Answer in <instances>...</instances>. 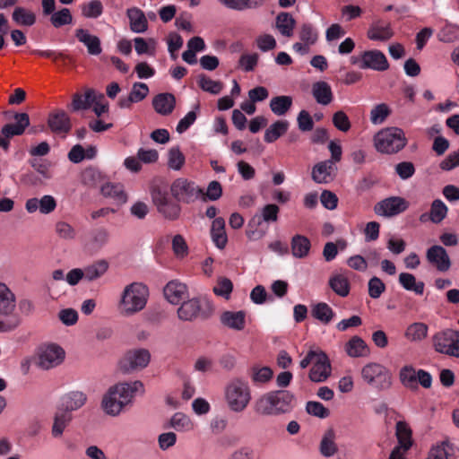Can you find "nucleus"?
<instances>
[{
    "label": "nucleus",
    "mask_w": 459,
    "mask_h": 459,
    "mask_svg": "<svg viewBox=\"0 0 459 459\" xmlns=\"http://www.w3.org/2000/svg\"><path fill=\"white\" fill-rule=\"evenodd\" d=\"M139 390L143 392V385L139 380L133 383H119L111 386L102 399L103 410L109 415H117Z\"/></svg>",
    "instance_id": "nucleus-1"
},
{
    "label": "nucleus",
    "mask_w": 459,
    "mask_h": 459,
    "mask_svg": "<svg viewBox=\"0 0 459 459\" xmlns=\"http://www.w3.org/2000/svg\"><path fill=\"white\" fill-rule=\"evenodd\" d=\"M294 395L286 390H278L266 394L255 403V411L263 415L279 414L289 411Z\"/></svg>",
    "instance_id": "nucleus-2"
},
{
    "label": "nucleus",
    "mask_w": 459,
    "mask_h": 459,
    "mask_svg": "<svg viewBox=\"0 0 459 459\" xmlns=\"http://www.w3.org/2000/svg\"><path fill=\"white\" fill-rule=\"evenodd\" d=\"M15 296L11 290L0 282V333L14 330L21 324V319L14 313Z\"/></svg>",
    "instance_id": "nucleus-3"
},
{
    "label": "nucleus",
    "mask_w": 459,
    "mask_h": 459,
    "mask_svg": "<svg viewBox=\"0 0 459 459\" xmlns=\"http://www.w3.org/2000/svg\"><path fill=\"white\" fill-rule=\"evenodd\" d=\"M215 311L213 303L207 298H193L184 301L178 309V316L183 321H194L196 318L208 319Z\"/></svg>",
    "instance_id": "nucleus-4"
},
{
    "label": "nucleus",
    "mask_w": 459,
    "mask_h": 459,
    "mask_svg": "<svg viewBox=\"0 0 459 459\" xmlns=\"http://www.w3.org/2000/svg\"><path fill=\"white\" fill-rule=\"evenodd\" d=\"M375 146L384 153H396L405 147L407 139L404 132L398 127H387L375 135Z\"/></svg>",
    "instance_id": "nucleus-5"
},
{
    "label": "nucleus",
    "mask_w": 459,
    "mask_h": 459,
    "mask_svg": "<svg viewBox=\"0 0 459 459\" xmlns=\"http://www.w3.org/2000/svg\"><path fill=\"white\" fill-rule=\"evenodd\" d=\"M148 288L140 282H133L127 285L123 292L121 305L126 315H132L144 308Z\"/></svg>",
    "instance_id": "nucleus-6"
},
{
    "label": "nucleus",
    "mask_w": 459,
    "mask_h": 459,
    "mask_svg": "<svg viewBox=\"0 0 459 459\" xmlns=\"http://www.w3.org/2000/svg\"><path fill=\"white\" fill-rule=\"evenodd\" d=\"M153 204L166 220L176 221L181 213L180 202L173 200L168 191L160 186H153L151 191Z\"/></svg>",
    "instance_id": "nucleus-7"
},
{
    "label": "nucleus",
    "mask_w": 459,
    "mask_h": 459,
    "mask_svg": "<svg viewBox=\"0 0 459 459\" xmlns=\"http://www.w3.org/2000/svg\"><path fill=\"white\" fill-rule=\"evenodd\" d=\"M226 401L234 411H242L251 399L250 389L245 381L235 378L226 387Z\"/></svg>",
    "instance_id": "nucleus-8"
},
{
    "label": "nucleus",
    "mask_w": 459,
    "mask_h": 459,
    "mask_svg": "<svg viewBox=\"0 0 459 459\" xmlns=\"http://www.w3.org/2000/svg\"><path fill=\"white\" fill-rule=\"evenodd\" d=\"M362 379L371 387L377 390H386L392 385V375L383 365L370 362L361 369Z\"/></svg>",
    "instance_id": "nucleus-9"
},
{
    "label": "nucleus",
    "mask_w": 459,
    "mask_h": 459,
    "mask_svg": "<svg viewBox=\"0 0 459 459\" xmlns=\"http://www.w3.org/2000/svg\"><path fill=\"white\" fill-rule=\"evenodd\" d=\"M14 123H7L0 130V148L7 152L10 147V140L14 136H21L30 126V117L27 113L16 112L13 115Z\"/></svg>",
    "instance_id": "nucleus-10"
},
{
    "label": "nucleus",
    "mask_w": 459,
    "mask_h": 459,
    "mask_svg": "<svg viewBox=\"0 0 459 459\" xmlns=\"http://www.w3.org/2000/svg\"><path fill=\"white\" fill-rule=\"evenodd\" d=\"M280 208L274 204L264 205L260 214H255L249 221V227H255L254 230H247V236L250 240H258L265 235V230L259 229L262 222H275L278 221Z\"/></svg>",
    "instance_id": "nucleus-11"
},
{
    "label": "nucleus",
    "mask_w": 459,
    "mask_h": 459,
    "mask_svg": "<svg viewBox=\"0 0 459 459\" xmlns=\"http://www.w3.org/2000/svg\"><path fill=\"white\" fill-rule=\"evenodd\" d=\"M170 192L178 202L191 204L203 195V189L185 178L175 179L170 186Z\"/></svg>",
    "instance_id": "nucleus-12"
},
{
    "label": "nucleus",
    "mask_w": 459,
    "mask_h": 459,
    "mask_svg": "<svg viewBox=\"0 0 459 459\" xmlns=\"http://www.w3.org/2000/svg\"><path fill=\"white\" fill-rule=\"evenodd\" d=\"M436 351L459 358V331L446 329L433 336Z\"/></svg>",
    "instance_id": "nucleus-13"
},
{
    "label": "nucleus",
    "mask_w": 459,
    "mask_h": 459,
    "mask_svg": "<svg viewBox=\"0 0 459 459\" xmlns=\"http://www.w3.org/2000/svg\"><path fill=\"white\" fill-rule=\"evenodd\" d=\"M150 360L151 353L147 349L129 350L119 361V368L123 373L128 374L134 370L146 368Z\"/></svg>",
    "instance_id": "nucleus-14"
},
{
    "label": "nucleus",
    "mask_w": 459,
    "mask_h": 459,
    "mask_svg": "<svg viewBox=\"0 0 459 459\" xmlns=\"http://www.w3.org/2000/svg\"><path fill=\"white\" fill-rule=\"evenodd\" d=\"M47 124L55 134L66 135L70 133L73 124L70 116L62 108H55L48 113Z\"/></svg>",
    "instance_id": "nucleus-15"
},
{
    "label": "nucleus",
    "mask_w": 459,
    "mask_h": 459,
    "mask_svg": "<svg viewBox=\"0 0 459 459\" xmlns=\"http://www.w3.org/2000/svg\"><path fill=\"white\" fill-rule=\"evenodd\" d=\"M408 207L409 203L404 198L391 196L378 202L374 207V212L380 216L393 217L403 212Z\"/></svg>",
    "instance_id": "nucleus-16"
},
{
    "label": "nucleus",
    "mask_w": 459,
    "mask_h": 459,
    "mask_svg": "<svg viewBox=\"0 0 459 459\" xmlns=\"http://www.w3.org/2000/svg\"><path fill=\"white\" fill-rule=\"evenodd\" d=\"M65 359V351L58 345L49 344L40 349L39 366L43 369L54 368Z\"/></svg>",
    "instance_id": "nucleus-17"
},
{
    "label": "nucleus",
    "mask_w": 459,
    "mask_h": 459,
    "mask_svg": "<svg viewBox=\"0 0 459 459\" xmlns=\"http://www.w3.org/2000/svg\"><path fill=\"white\" fill-rule=\"evenodd\" d=\"M359 68L382 72L389 68V63L380 50H367L360 55Z\"/></svg>",
    "instance_id": "nucleus-18"
},
{
    "label": "nucleus",
    "mask_w": 459,
    "mask_h": 459,
    "mask_svg": "<svg viewBox=\"0 0 459 459\" xmlns=\"http://www.w3.org/2000/svg\"><path fill=\"white\" fill-rule=\"evenodd\" d=\"M331 374V364L327 355L320 351L317 359L315 360L309 370V379L320 383L325 381Z\"/></svg>",
    "instance_id": "nucleus-19"
},
{
    "label": "nucleus",
    "mask_w": 459,
    "mask_h": 459,
    "mask_svg": "<svg viewBox=\"0 0 459 459\" xmlns=\"http://www.w3.org/2000/svg\"><path fill=\"white\" fill-rule=\"evenodd\" d=\"M426 258L439 272H446L451 267V260L446 250L438 245L432 246L427 250Z\"/></svg>",
    "instance_id": "nucleus-20"
},
{
    "label": "nucleus",
    "mask_w": 459,
    "mask_h": 459,
    "mask_svg": "<svg viewBox=\"0 0 459 459\" xmlns=\"http://www.w3.org/2000/svg\"><path fill=\"white\" fill-rule=\"evenodd\" d=\"M395 436L398 441V446L394 448H399L400 451L407 452L412 446V430L406 421L400 420L396 422Z\"/></svg>",
    "instance_id": "nucleus-21"
},
{
    "label": "nucleus",
    "mask_w": 459,
    "mask_h": 459,
    "mask_svg": "<svg viewBox=\"0 0 459 459\" xmlns=\"http://www.w3.org/2000/svg\"><path fill=\"white\" fill-rule=\"evenodd\" d=\"M75 37L81 43L84 44L90 55L98 56L102 52L100 38L90 34L87 30L77 29Z\"/></svg>",
    "instance_id": "nucleus-22"
},
{
    "label": "nucleus",
    "mask_w": 459,
    "mask_h": 459,
    "mask_svg": "<svg viewBox=\"0 0 459 459\" xmlns=\"http://www.w3.org/2000/svg\"><path fill=\"white\" fill-rule=\"evenodd\" d=\"M155 111L162 116L171 114L176 106V98L172 93H159L152 100Z\"/></svg>",
    "instance_id": "nucleus-23"
},
{
    "label": "nucleus",
    "mask_w": 459,
    "mask_h": 459,
    "mask_svg": "<svg viewBox=\"0 0 459 459\" xmlns=\"http://www.w3.org/2000/svg\"><path fill=\"white\" fill-rule=\"evenodd\" d=\"M163 292L169 303L178 304L187 295V287L178 281H171L164 287Z\"/></svg>",
    "instance_id": "nucleus-24"
},
{
    "label": "nucleus",
    "mask_w": 459,
    "mask_h": 459,
    "mask_svg": "<svg viewBox=\"0 0 459 459\" xmlns=\"http://www.w3.org/2000/svg\"><path fill=\"white\" fill-rule=\"evenodd\" d=\"M221 323L230 329L241 331L246 325V312L245 311H224L220 317Z\"/></svg>",
    "instance_id": "nucleus-25"
},
{
    "label": "nucleus",
    "mask_w": 459,
    "mask_h": 459,
    "mask_svg": "<svg viewBox=\"0 0 459 459\" xmlns=\"http://www.w3.org/2000/svg\"><path fill=\"white\" fill-rule=\"evenodd\" d=\"M126 15L129 19L130 29L136 33H143L148 30V21L144 13L137 8L127 9Z\"/></svg>",
    "instance_id": "nucleus-26"
},
{
    "label": "nucleus",
    "mask_w": 459,
    "mask_h": 459,
    "mask_svg": "<svg viewBox=\"0 0 459 459\" xmlns=\"http://www.w3.org/2000/svg\"><path fill=\"white\" fill-rule=\"evenodd\" d=\"M211 237L215 246L222 250L228 243V237L225 230V221L222 217L215 218L212 222Z\"/></svg>",
    "instance_id": "nucleus-27"
},
{
    "label": "nucleus",
    "mask_w": 459,
    "mask_h": 459,
    "mask_svg": "<svg viewBox=\"0 0 459 459\" xmlns=\"http://www.w3.org/2000/svg\"><path fill=\"white\" fill-rule=\"evenodd\" d=\"M87 401L85 394L80 391H72L65 394L61 399L60 407L70 412L82 407Z\"/></svg>",
    "instance_id": "nucleus-28"
},
{
    "label": "nucleus",
    "mask_w": 459,
    "mask_h": 459,
    "mask_svg": "<svg viewBox=\"0 0 459 459\" xmlns=\"http://www.w3.org/2000/svg\"><path fill=\"white\" fill-rule=\"evenodd\" d=\"M336 435L333 428L327 429L320 441L319 452L324 457H332L338 452Z\"/></svg>",
    "instance_id": "nucleus-29"
},
{
    "label": "nucleus",
    "mask_w": 459,
    "mask_h": 459,
    "mask_svg": "<svg viewBox=\"0 0 459 459\" xmlns=\"http://www.w3.org/2000/svg\"><path fill=\"white\" fill-rule=\"evenodd\" d=\"M312 95L318 104L324 106L330 104L333 99L330 85L324 81H319L313 83Z\"/></svg>",
    "instance_id": "nucleus-30"
},
{
    "label": "nucleus",
    "mask_w": 459,
    "mask_h": 459,
    "mask_svg": "<svg viewBox=\"0 0 459 459\" xmlns=\"http://www.w3.org/2000/svg\"><path fill=\"white\" fill-rule=\"evenodd\" d=\"M333 169V160H324L316 164L312 169V178L318 184L328 183Z\"/></svg>",
    "instance_id": "nucleus-31"
},
{
    "label": "nucleus",
    "mask_w": 459,
    "mask_h": 459,
    "mask_svg": "<svg viewBox=\"0 0 459 459\" xmlns=\"http://www.w3.org/2000/svg\"><path fill=\"white\" fill-rule=\"evenodd\" d=\"M290 247L294 257L304 258L309 254L311 243L306 236L297 234L291 238Z\"/></svg>",
    "instance_id": "nucleus-32"
},
{
    "label": "nucleus",
    "mask_w": 459,
    "mask_h": 459,
    "mask_svg": "<svg viewBox=\"0 0 459 459\" xmlns=\"http://www.w3.org/2000/svg\"><path fill=\"white\" fill-rule=\"evenodd\" d=\"M345 351L352 358L366 357L369 354L367 343L357 335L351 337L345 344Z\"/></svg>",
    "instance_id": "nucleus-33"
},
{
    "label": "nucleus",
    "mask_w": 459,
    "mask_h": 459,
    "mask_svg": "<svg viewBox=\"0 0 459 459\" xmlns=\"http://www.w3.org/2000/svg\"><path fill=\"white\" fill-rule=\"evenodd\" d=\"M275 25L281 34L284 37H291L296 26V21L289 13H280L275 21Z\"/></svg>",
    "instance_id": "nucleus-34"
},
{
    "label": "nucleus",
    "mask_w": 459,
    "mask_h": 459,
    "mask_svg": "<svg viewBox=\"0 0 459 459\" xmlns=\"http://www.w3.org/2000/svg\"><path fill=\"white\" fill-rule=\"evenodd\" d=\"M72 414L65 410H63L60 406L57 408V411L54 417V424L52 427V435L54 437H59L63 434L65 427L72 420Z\"/></svg>",
    "instance_id": "nucleus-35"
},
{
    "label": "nucleus",
    "mask_w": 459,
    "mask_h": 459,
    "mask_svg": "<svg viewBox=\"0 0 459 459\" xmlns=\"http://www.w3.org/2000/svg\"><path fill=\"white\" fill-rule=\"evenodd\" d=\"M311 315L322 324L327 325L333 318L334 312L328 304L319 302L312 307Z\"/></svg>",
    "instance_id": "nucleus-36"
},
{
    "label": "nucleus",
    "mask_w": 459,
    "mask_h": 459,
    "mask_svg": "<svg viewBox=\"0 0 459 459\" xmlns=\"http://www.w3.org/2000/svg\"><path fill=\"white\" fill-rule=\"evenodd\" d=\"M399 282L406 290L414 291L418 295H422L424 292V282H417L415 276L411 273H401L399 274Z\"/></svg>",
    "instance_id": "nucleus-37"
},
{
    "label": "nucleus",
    "mask_w": 459,
    "mask_h": 459,
    "mask_svg": "<svg viewBox=\"0 0 459 459\" xmlns=\"http://www.w3.org/2000/svg\"><path fill=\"white\" fill-rule=\"evenodd\" d=\"M226 7L236 10L243 11L246 9H255L261 7L264 0H218Z\"/></svg>",
    "instance_id": "nucleus-38"
},
{
    "label": "nucleus",
    "mask_w": 459,
    "mask_h": 459,
    "mask_svg": "<svg viewBox=\"0 0 459 459\" xmlns=\"http://www.w3.org/2000/svg\"><path fill=\"white\" fill-rule=\"evenodd\" d=\"M428 330L429 327L426 324L413 323L407 327L404 336L411 342H420L427 337Z\"/></svg>",
    "instance_id": "nucleus-39"
},
{
    "label": "nucleus",
    "mask_w": 459,
    "mask_h": 459,
    "mask_svg": "<svg viewBox=\"0 0 459 459\" xmlns=\"http://www.w3.org/2000/svg\"><path fill=\"white\" fill-rule=\"evenodd\" d=\"M289 127V123L283 120H278L272 124L264 133V141L266 143H273L281 135H283Z\"/></svg>",
    "instance_id": "nucleus-40"
},
{
    "label": "nucleus",
    "mask_w": 459,
    "mask_h": 459,
    "mask_svg": "<svg viewBox=\"0 0 459 459\" xmlns=\"http://www.w3.org/2000/svg\"><path fill=\"white\" fill-rule=\"evenodd\" d=\"M100 192L105 197L114 198L119 204H123L127 201V195L121 185L107 183L101 186Z\"/></svg>",
    "instance_id": "nucleus-41"
},
{
    "label": "nucleus",
    "mask_w": 459,
    "mask_h": 459,
    "mask_svg": "<svg viewBox=\"0 0 459 459\" xmlns=\"http://www.w3.org/2000/svg\"><path fill=\"white\" fill-rule=\"evenodd\" d=\"M93 95L94 91L92 89L87 90L84 95L80 93L74 94L72 103L70 105L72 111L76 112L89 108L91 101H93Z\"/></svg>",
    "instance_id": "nucleus-42"
},
{
    "label": "nucleus",
    "mask_w": 459,
    "mask_h": 459,
    "mask_svg": "<svg viewBox=\"0 0 459 459\" xmlns=\"http://www.w3.org/2000/svg\"><path fill=\"white\" fill-rule=\"evenodd\" d=\"M292 105V98L290 96H277L271 100L270 108L277 116L286 114Z\"/></svg>",
    "instance_id": "nucleus-43"
},
{
    "label": "nucleus",
    "mask_w": 459,
    "mask_h": 459,
    "mask_svg": "<svg viewBox=\"0 0 459 459\" xmlns=\"http://www.w3.org/2000/svg\"><path fill=\"white\" fill-rule=\"evenodd\" d=\"M108 269V263L106 260H100L84 270V278L89 281H94L101 277Z\"/></svg>",
    "instance_id": "nucleus-44"
},
{
    "label": "nucleus",
    "mask_w": 459,
    "mask_h": 459,
    "mask_svg": "<svg viewBox=\"0 0 459 459\" xmlns=\"http://www.w3.org/2000/svg\"><path fill=\"white\" fill-rule=\"evenodd\" d=\"M12 17L17 24L22 26H32L36 22V15L23 7H16Z\"/></svg>",
    "instance_id": "nucleus-45"
},
{
    "label": "nucleus",
    "mask_w": 459,
    "mask_h": 459,
    "mask_svg": "<svg viewBox=\"0 0 459 459\" xmlns=\"http://www.w3.org/2000/svg\"><path fill=\"white\" fill-rule=\"evenodd\" d=\"M394 35L390 24L385 26L374 25L368 31V38L372 40L386 41Z\"/></svg>",
    "instance_id": "nucleus-46"
},
{
    "label": "nucleus",
    "mask_w": 459,
    "mask_h": 459,
    "mask_svg": "<svg viewBox=\"0 0 459 459\" xmlns=\"http://www.w3.org/2000/svg\"><path fill=\"white\" fill-rule=\"evenodd\" d=\"M331 289L339 296L346 297L350 293V283L346 277L338 274L332 277L329 281Z\"/></svg>",
    "instance_id": "nucleus-47"
},
{
    "label": "nucleus",
    "mask_w": 459,
    "mask_h": 459,
    "mask_svg": "<svg viewBox=\"0 0 459 459\" xmlns=\"http://www.w3.org/2000/svg\"><path fill=\"white\" fill-rule=\"evenodd\" d=\"M186 162V158L178 146L173 147L168 153V167L173 170H180Z\"/></svg>",
    "instance_id": "nucleus-48"
},
{
    "label": "nucleus",
    "mask_w": 459,
    "mask_h": 459,
    "mask_svg": "<svg viewBox=\"0 0 459 459\" xmlns=\"http://www.w3.org/2000/svg\"><path fill=\"white\" fill-rule=\"evenodd\" d=\"M50 15V22L55 28L71 24L73 22V16L68 8H62L57 12H53Z\"/></svg>",
    "instance_id": "nucleus-49"
},
{
    "label": "nucleus",
    "mask_w": 459,
    "mask_h": 459,
    "mask_svg": "<svg viewBox=\"0 0 459 459\" xmlns=\"http://www.w3.org/2000/svg\"><path fill=\"white\" fill-rule=\"evenodd\" d=\"M198 85L203 91L212 94H219L223 88L221 82L213 81L204 74L198 76Z\"/></svg>",
    "instance_id": "nucleus-50"
},
{
    "label": "nucleus",
    "mask_w": 459,
    "mask_h": 459,
    "mask_svg": "<svg viewBox=\"0 0 459 459\" xmlns=\"http://www.w3.org/2000/svg\"><path fill=\"white\" fill-rule=\"evenodd\" d=\"M103 13V5L100 0H91L82 7V14L88 19H96Z\"/></svg>",
    "instance_id": "nucleus-51"
},
{
    "label": "nucleus",
    "mask_w": 459,
    "mask_h": 459,
    "mask_svg": "<svg viewBox=\"0 0 459 459\" xmlns=\"http://www.w3.org/2000/svg\"><path fill=\"white\" fill-rule=\"evenodd\" d=\"M212 290L215 295L223 297L225 299H229L230 293L233 290L232 281L229 278L220 277Z\"/></svg>",
    "instance_id": "nucleus-52"
},
{
    "label": "nucleus",
    "mask_w": 459,
    "mask_h": 459,
    "mask_svg": "<svg viewBox=\"0 0 459 459\" xmlns=\"http://www.w3.org/2000/svg\"><path fill=\"white\" fill-rule=\"evenodd\" d=\"M222 195V186L219 181L213 180L209 183L207 186V190L204 193L203 191V195H200L204 202L207 200L216 201L220 199Z\"/></svg>",
    "instance_id": "nucleus-53"
},
{
    "label": "nucleus",
    "mask_w": 459,
    "mask_h": 459,
    "mask_svg": "<svg viewBox=\"0 0 459 459\" xmlns=\"http://www.w3.org/2000/svg\"><path fill=\"white\" fill-rule=\"evenodd\" d=\"M273 375V372L269 367L254 366L251 368V378L255 383H266L272 379Z\"/></svg>",
    "instance_id": "nucleus-54"
},
{
    "label": "nucleus",
    "mask_w": 459,
    "mask_h": 459,
    "mask_svg": "<svg viewBox=\"0 0 459 459\" xmlns=\"http://www.w3.org/2000/svg\"><path fill=\"white\" fill-rule=\"evenodd\" d=\"M391 110L385 103L377 104L370 112V120L373 124H381L390 115Z\"/></svg>",
    "instance_id": "nucleus-55"
},
{
    "label": "nucleus",
    "mask_w": 459,
    "mask_h": 459,
    "mask_svg": "<svg viewBox=\"0 0 459 459\" xmlns=\"http://www.w3.org/2000/svg\"><path fill=\"white\" fill-rule=\"evenodd\" d=\"M169 427L177 431L188 429L192 427V422L186 415L181 412L175 413L169 421Z\"/></svg>",
    "instance_id": "nucleus-56"
},
{
    "label": "nucleus",
    "mask_w": 459,
    "mask_h": 459,
    "mask_svg": "<svg viewBox=\"0 0 459 459\" xmlns=\"http://www.w3.org/2000/svg\"><path fill=\"white\" fill-rule=\"evenodd\" d=\"M332 122L336 129L343 133L348 132L351 127V123L348 116L342 110L333 113Z\"/></svg>",
    "instance_id": "nucleus-57"
},
{
    "label": "nucleus",
    "mask_w": 459,
    "mask_h": 459,
    "mask_svg": "<svg viewBox=\"0 0 459 459\" xmlns=\"http://www.w3.org/2000/svg\"><path fill=\"white\" fill-rule=\"evenodd\" d=\"M57 236L65 240H72L76 236V231L72 225L65 221H57L55 226Z\"/></svg>",
    "instance_id": "nucleus-58"
},
{
    "label": "nucleus",
    "mask_w": 459,
    "mask_h": 459,
    "mask_svg": "<svg viewBox=\"0 0 459 459\" xmlns=\"http://www.w3.org/2000/svg\"><path fill=\"white\" fill-rule=\"evenodd\" d=\"M446 212L447 207L446 204L440 200H435L430 209V220L435 223H438L444 220Z\"/></svg>",
    "instance_id": "nucleus-59"
},
{
    "label": "nucleus",
    "mask_w": 459,
    "mask_h": 459,
    "mask_svg": "<svg viewBox=\"0 0 459 459\" xmlns=\"http://www.w3.org/2000/svg\"><path fill=\"white\" fill-rule=\"evenodd\" d=\"M306 411L308 414L320 419H325L330 415V411L319 402H307Z\"/></svg>",
    "instance_id": "nucleus-60"
},
{
    "label": "nucleus",
    "mask_w": 459,
    "mask_h": 459,
    "mask_svg": "<svg viewBox=\"0 0 459 459\" xmlns=\"http://www.w3.org/2000/svg\"><path fill=\"white\" fill-rule=\"evenodd\" d=\"M108 238V232L106 229L99 228L95 229L91 232V240L90 243L95 248L101 247L104 244L107 243Z\"/></svg>",
    "instance_id": "nucleus-61"
},
{
    "label": "nucleus",
    "mask_w": 459,
    "mask_h": 459,
    "mask_svg": "<svg viewBox=\"0 0 459 459\" xmlns=\"http://www.w3.org/2000/svg\"><path fill=\"white\" fill-rule=\"evenodd\" d=\"M401 382L407 387L417 388V373L411 367H404L400 372Z\"/></svg>",
    "instance_id": "nucleus-62"
},
{
    "label": "nucleus",
    "mask_w": 459,
    "mask_h": 459,
    "mask_svg": "<svg viewBox=\"0 0 459 459\" xmlns=\"http://www.w3.org/2000/svg\"><path fill=\"white\" fill-rule=\"evenodd\" d=\"M385 290V284L383 281L374 276L368 281V295L372 299H378Z\"/></svg>",
    "instance_id": "nucleus-63"
},
{
    "label": "nucleus",
    "mask_w": 459,
    "mask_h": 459,
    "mask_svg": "<svg viewBox=\"0 0 459 459\" xmlns=\"http://www.w3.org/2000/svg\"><path fill=\"white\" fill-rule=\"evenodd\" d=\"M149 93V87L143 82H134L129 93L134 102H140L144 100Z\"/></svg>",
    "instance_id": "nucleus-64"
}]
</instances>
